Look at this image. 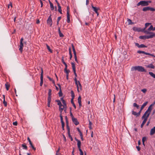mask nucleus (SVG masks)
Here are the masks:
<instances>
[{
  "instance_id": "62",
  "label": "nucleus",
  "mask_w": 155,
  "mask_h": 155,
  "mask_svg": "<svg viewBox=\"0 0 155 155\" xmlns=\"http://www.w3.org/2000/svg\"><path fill=\"white\" fill-rule=\"evenodd\" d=\"M63 136L64 140L65 141H66V138L65 137V136L64 135H63Z\"/></svg>"
},
{
  "instance_id": "5",
  "label": "nucleus",
  "mask_w": 155,
  "mask_h": 155,
  "mask_svg": "<svg viewBox=\"0 0 155 155\" xmlns=\"http://www.w3.org/2000/svg\"><path fill=\"white\" fill-rule=\"evenodd\" d=\"M149 117V114L148 115H147L146 116H145L144 117L142 118V119H144L142 124H141L140 125V127L141 128H142L144 124L146 123V122L147 121V119L148 117Z\"/></svg>"
},
{
  "instance_id": "34",
  "label": "nucleus",
  "mask_w": 155,
  "mask_h": 155,
  "mask_svg": "<svg viewBox=\"0 0 155 155\" xmlns=\"http://www.w3.org/2000/svg\"><path fill=\"white\" fill-rule=\"evenodd\" d=\"M149 74L152 77H153V78H155V74H153V72H149Z\"/></svg>"
},
{
  "instance_id": "29",
  "label": "nucleus",
  "mask_w": 155,
  "mask_h": 155,
  "mask_svg": "<svg viewBox=\"0 0 155 155\" xmlns=\"http://www.w3.org/2000/svg\"><path fill=\"white\" fill-rule=\"evenodd\" d=\"M46 46L47 48L48 49V50L51 53H52V52H53L52 51V50H51V49L50 47L47 44H46Z\"/></svg>"
},
{
  "instance_id": "27",
  "label": "nucleus",
  "mask_w": 155,
  "mask_h": 155,
  "mask_svg": "<svg viewBox=\"0 0 155 155\" xmlns=\"http://www.w3.org/2000/svg\"><path fill=\"white\" fill-rule=\"evenodd\" d=\"M71 64L72 65V67L73 70V71H76L75 70V65L74 63L73 62H71Z\"/></svg>"
},
{
  "instance_id": "53",
  "label": "nucleus",
  "mask_w": 155,
  "mask_h": 155,
  "mask_svg": "<svg viewBox=\"0 0 155 155\" xmlns=\"http://www.w3.org/2000/svg\"><path fill=\"white\" fill-rule=\"evenodd\" d=\"M146 140V138L145 137H143L142 139V142H144Z\"/></svg>"
},
{
  "instance_id": "44",
  "label": "nucleus",
  "mask_w": 155,
  "mask_h": 155,
  "mask_svg": "<svg viewBox=\"0 0 155 155\" xmlns=\"http://www.w3.org/2000/svg\"><path fill=\"white\" fill-rule=\"evenodd\" d=\"M67 128L68 130V134L70 133V129L68 125H66Z\"/></svg>"
},
{
  "instance_id": "7",
  "label": "nucleus",
  "mask_w": 155,
  "mask_h": 155,
  "mask_svg": "<svg viewBox=\"0 0 155 155\" xmlns=\"http://www.w3.org/2000/svg\"><path fill=\"white\" fill-rule=\"evenodd\" d=\"M51 15H50L49 16L47 20V23L48 25H49L51 27L52 24V21L51 18Z\"/></svg>"
},
{
  "instance_id": "25",
  "label": "nucleus",
  "mask_w": 155,
  "mask_h": 155,
  "mask_svg": "<svg viewBox=\"0 0 155 155\" xmlns=\"http://www.w3.org/2000/svg\"><path fill=\"white\" fill-rule=\"evenodd\" d=\"M58 11L61 14H62L61 7V6L60 5H58Z\"/></svg>"
},
{
  "instance_id": "54",
  "label": "nucleus",
  "mask_w": 155,
  "mask_h": 155,
  "mask_svg": "<svg viewBox=\"0 0 155 155\" xmlns=\"http://www.w3.org/2000/svg\"><path fill=\"white\" fill-rule=\"evenodd\" d=\"M80 152V155H83V153L81 149H79Z\"/></svg>"
},
{
  "instance_id": "37",
  "label": "nucleus",
  "mask_w": 155,
  "mask_h": 155,
  "mask_svg": "<svg viewBox=\"0 0 155 155\" xmlns=\"http://www.w3.org/2000/svg\"><path fill=\"white\" fill-rule=\"evenodd\" d=\"M71 97H72L71 99H74V92L73 91H71Z\"/></svg>"
},
{
  "instance_id": "23",
  "label": "nucleus",
  "mask_w": 155,
  "mask_h": 155,
  "mask_svg": "<svg viewBox=\"0 0 155 155\" xmlns=\"http://www.w3.org/2000/svg\"><path fill=\"white\" fill-rule=\"evenodd\" d=\"M147 67L148 68H150L154 69L155 68L154 66L152 64H150L147 66Z\"/></svg>"
},
{
  "instance_id": "22",
  "label": "nucleus",
  "mask_w": 155,
  "mask_h": 155,
  "mask_svg": "<svg viewBox=\"0 0 155 155\" xmlns=\"http://www.w3.org/2000/svg\"><path fill=\"white\" fill-rule=\"evenodd\" d=\"M154 28L153 27V26L152 25H151L150 27L148 29L147 31H155V30H154Z\"/></svg>"
},
{
  "instance_id": "11",
  "label": "nucleus",
  "mask_w": 155,
  "mask_h": 155,
  "mask_svg": "<svg viewBox=\"0 0 155 155\" xmlns=\"http://www.w3.org/2000/svg\"><path fill=\"white\" fill-rule=\"evenodd\" d=\"M40 79L41 81L40 85V86H42L43 84V70L42 68H41Z\"/></svg>"
},
{
  "instance_id": "13",
  "label": "nucleus",
  "mask_w": 155,
  "mask_h": 155,
  "mask_svg": "<svg viewBox=\"0 0 155 155\" xmlns=\"http://www.w3.org/2000/svg\"><path fill=\"white\" fill-rule=\"evenodd\" d=\"M73 122L76 125H77L79 124V122L78 121L77 119L74 118L73 119H72Z\"/></svg>"
},
{
  "instance_id": "14",
  "label": "nucleus",
  "mask_w": 155,
  "mask_h": 155,
  "mask_svg": "<svg viewBox=\"0 0 155 155\" xmlns=\"http://www.w3.org/2000/svg\"><path fill=\"white\" fill-rule=\"evenodd\" d=\"M155 133V127H153L152 128L150 131V134L151 135H153Z\"/></svg>"
},
{
  "instance_id": "42",
  "label": "nucleus",
  "mask_w": 155,
  "mask_h": 155,
  "mask_svg": "<svg viewBox=\"0 0 155 155\" xmlns=\"http://www.w3.org/2000/svg\"><path fill=\"white\" fill-rule=\"evenodd\" d=\"M61 17H58L57 18V25H58L59 24V21L61 19Z\"/></svg>"
},
{
  "instance_id": "41",
  "label": "nucleus",
  "mask_w": 155,
  "mask_h": 155,
  "mask_svg": "<svg viewBox=\"0 0 155 155\" xmlns=\"http://www.w3.org/2000/svg\"><path fill=\"white\" fill-rule=\"evenodd\" d=\"M64 71L66 73V74H69V73L70 71L69 70H67V69H64Z\"/></svg>"
},
{
  "instance_id": "9",
  "label": "nucleus",
  "mask_w": 155,
  "mask_h": 155,
  "mask_svg": "<svg viewBox=\"0 0 155 155\" xmlns=\"http://www.w3.org/2000/svg\"><path fill=\"white\" fill-rule=\"evenodd\" d=\"M72 46L73 51L74 54V55L75 60L77 63H78V59L77 58V57L76 52L75 51V48H74V45H72Z\"/></svg>"
},
{
  "instance_id": "52",
  "label": "nucleus",
  "mask_w": 155,
  "mask_h": 155,
  "mask_svg": "<svg viewBox=\"0 0 155 155\" xmlns=\"http://www.w3.org/2000/svg\"><path fill=\"white\" fill-rule=\"evenodd\" d=\"M70 116H71V117L72 119L73 118H74V116H73L72 113H71V110H70Z\"/></svg>"
},
{
  "instance_id": "39",
  "label": "nucleus",
  "mask_w": 155,
  "mask_h": 155,
  "mask_svg": "<svg viewBox=\"0 0 155 155\" xmlns=\"http://www.w3.org/2000/svg\"><path fill=\"white\" fill-rule=\"evenodd\" d=\"M133 106L134 107H136L137 109L139 108V106L136 103H134L133 104Z\"/></svg>"
},
{
  "instance_id": "32",
  "label": "nucleus",
  "mask_w": 155,
  "mask_h": 155,
  "mask_svg": "<svg viewBox=\"0 0 155 155\" xmlns=\"http://www.w3.org/2000/svg\"><path fill=\"white\" fill-rule=\"evenodd\" d=\"M151 23H145V28H144V29H143V30H145V29L148 26H149L150 25H151Z\"/></svg>"
},
{
  "instance_id": "3",
  "label": "nucleus",
  "mask_w": 155,
  "mask_h": 155,
  "mask_svg": "<svg viewBox=\"0 0 155 155\" xmlns=\"http://www.w3.org/2000/svg\"><path fill=\"white\" fill-rule=\"evenodd\" d=\"M143 31L146 34L149 35H147L148 37H149L148 39L151 38L153 37H155V33H154L150 32L147 30H143Z\"/></svg>"
},
{
  "instance_id": "64",
  "label": "nucleus",
  "mask_w": 155,
  "mask_h": 155,
  "mask_svg": "<svg viewBox=\"0 0 155 155\" xmlns=\"http://www.w3.org/2000/svg\"><path fill=\"white\" fill-rule=\"evenodd\" d=\"M135 44L136 46H137L138 48H140V45H139V44L138 43H135Z\"/></svg>"
},
{
  "instance_id": "31",
  "label": "nucleus",
  "mask_w": 155,
  "mask_h": 155,
  "mask_svg": "<svg viewBox=\"0 0 155 155\" xmlns=\"http://www.w3.org/2000/svg\"><path fill=\"white\" fill-rule=\"evenodd\" d=\"M5 87L6 88V90L7 91L8 90L9 87H10L9 85L7 83H6L5 84Z\"/></svg>"
},
{
  "instance_id": "19",
  "label": "nucleus",
  "mask_w": 155,
  "mask_h": 155,
  "mask_svg": "<svg viewBox=\"0 0 155 155\" xmlns=\"http://www.w3.org/2000/svg\"><path fill=\"white\" fill-rule=\"evenodd\" d=\"M77 146L78 148L79 149H81V142L79 140H77Z\"/></svg>"
},
{
  "instance_id": "48",
  "label": "nucleus",
  "mask_w": 155,
  "mask_h": 155,
  "mask_svg": "<svg viewBox=\"0 0 155 155\" xmlns=\"http://www.w3.org/2000/svg\"><path fill=\"white\" fill-rule=\"evenodd\" d=\"M51 101V97H48V102H50Z\"/></svg>"
},
{
  "instance_id": "12",
  "label": "nucleus",
  "mask_w": 155,
  "mask_h": 155,
  "mask_svg": "<svg viewBox=\"0 0 155 155\" xmlns=\"http://www.w3.org/2000/svg\"><path fill=\"white\" fill-rule=\"evenodd\" d=\"M78 102L79 104V106L80 107L82 106L81 104V98L80 96H79L78 99Z\"/></svg>"
},
{
  "instance_id": "60",
  "label": "nucleus",
  "mask_w": 155,
  "mask_h": 155,
  "mask_svg": "<svg viewBox=\"0 0 155 155\" xmlns=\"http://www.w3.org/2000/svg\"><path fill=\"white\" fill-rule=\"evenodd\" d=\"M61 61L62 63L64 64L66 63L64 61V57H62V58L61 59Z\"/></svg>"
},
{
  "instance_id": "49",
  "label": "nucleus",
  "mask_w": 155,
  "mask_h": 155,
  "mask_svg": "<svg viewBox=\"0 0 155 155\" xmlns=\"http://www.w3.org/2000/svg\"><path fill=\"white\" fill-rule=\"evenodd\" d=\"M140 48H147V46L143 44H141L140 45Z\"/></svg>"
},
{
  "instance_id": "26",
  "label": "nucleus",
  "mask_w": 155,
  "mask_h": 155,
  "mask_svg": "<svg viewBox=\"0 0 155 155\" xmlns=\"http://www.w3.org/2000/svg\"><path fill=\"white\" fill-rule=\"evenodd\" d=\"M77 87H78V86L79 87V88H80L81 90L82 89V86L81 84L79 81H78V83L77 84V85H76Z\"/></svg>"
},
{
  "instance_id": "40",
  "label": "nucleus",
  "mask_w": 155,
  "mask_h": 155,
  "mask_svg": "<svg viewBox=\"0 0 155 155\" xmlns=\"http://www.w3.org/2000/svg\"><path fill=\"white\" fill-rule=\"evenodd\" d=\"M127 21L129 25H132L133 24V23L132 22L131 20L129 18H127Z\"/></svg>"
},
{
  "instance_id": "2",
  "label": "nucleus",
  "mask_w": 155,
  "mask_h": 155,
  "mask_svg": "<svg viewBox=\"0 0 155 155\" xmlns=\"http://www.w3.org/2000/svg\"><path fill=\"white\" fill-rule=\"evenodd\" d=\"M151 2V1H142L139 2L137 4V6H139L141 5L142 6H147L149 5V3Z\"/></svg>"
},
{
  "instance_id": "45",
  "label": "nucleus",
  "mask_w": 155,
  "mask_h": 155,
  "mask_svg": "<svg viewBox=\"0 0 155 155\" xmlns=\"http://www.w3.org/2000/svg\"><path fill=\"white\" fill-rule=\"evenodd\" d=\"M68 137L71 139V141H72L73 140V139L71 136V135H70V133H68Z\"/></svg>"
},
{
  "instance_id": "17",
  "label": "nucleus",
  "mask_w": 155,
  "mask_h": 155,
  "mask_svg": "<svg viewBox=\"0 0 155 155\" xmlns=\"http://www.w3.org/2000/svg\"><path fill=\"white\" fill-rule=\"evenodd\" d=\"M58 85L60 88V91L58 93L59 95V97H61L62 96V93L61 89V86L60 84H58Z\"/></svg>"
},
{
  "instance_id": "46",
  "label": "nucleus",
  "mask_w": 155,
  "mask_h": 155,
  "mask_svg": "<svg viewBox=\"0 0 155 155\" xmlns=\"http://www.w3.org/2000/svg\"><path fill=\"white\" fill-rule=\"evenodd\" d=\"M22 146L24 148L25 150L27 149V147L25 144H22Z\"/></svg>"
},
{
  "instance_id": "4",
  "label": "nucleus",
  "mask_w": 155,
  "mask_h": 155,
  "mask_svg": "<svg viewBox=\"0 0 155 155\" xmlns=\"http://www.w3.org/2000/svg\"><path fill=\"white\" fill-rule=\"evenodd\" d=\"M154 104H152L149 106L147 110L146 111L143 115L142 116V118L144 117L145 116H146L147 115H148V114L149 116V115L152 108V107L154 105Z\"/></svg>"
},
{
  "instance_id": "28",
  "label": "nucleus",
  "mask_w": 155,
  "mask_h": 155,
  "mask_svg": "<svg viewBox=\"0 0 155 155\" xmlns=\"http://www.w3.org/2000/svg\"><path fill=\"white\" fill-rule=\"evenodd\" d=\"M69 54L70 55V60H71V58H72V54H71V48H69Z\"/></svg>"
},
{
  "instance_id": "18",
  "label": "nucleus",
  "mask_w": 155,
  "mask_h": 155,
  "mask_svg": "<svg viewBox=\"0 0 155 155\" xmlns=\"http://www.w3.org/2000/svg\"><path fill=\"white\" fill-rule=\"evenodd\" d=\"M58 31L60 37H63L64 36V35L61 32L60 28L59 27H58Z\"/></svg>"
},
{
  "instance_id": "38",
  "label": "nucleus",
  "mask_w": 155,
  "mask_h": 155,
  "mask_svg": "<svg viewBox=\"0 0 155 155\" xmlns=\"http://www.w3.org/2000/svg\"><path fill=\"white\" fill-rule=\"evenodd\" d=\"M30 144V145L31 147H32V149L34 150H36V148L34 147L33 145V144L31 142L29 143Z\"/></svg>"
},
{
  "instance_id": "57",
  "label": "nucleus",
  "mask_w": 155,
  "mask_h": 155,
  "mask_svg": "<svg viewBox=\"0 0 155 155\" xmlns=\"http://www.w3.org/2000/svg\"><path fill=\"white\" fill-rule=\"evenodd\" d=\"M47 78L49 79L50 81H52L53 82H54V81L53 80V79L51 78H50L48 76Z\"/></svg>"
},
{
  "instance_id": "21",
  "label": "nucleus",
  "mask_w": 155,
  "mask_h": 155,
  "mask_svg": "<svg viewBox=\"0 0 155 155\" xmlns=\"http://www.w3.org/2000/svg\"><path fill=\"white\" fill-rule=\"evenodd\" d=\"M147 103H148V102L146 101V102H145V103H144L141 106V107L140 108V109H141V110H142L143 109L144 107L145 106H146V105L147 104Z\"/></svg>"
},
{
  "instance_id": "16",
  "label": "nucleus",
  "mask_w": 155,
  "mask_h": 155,
  "mask_svg": "<svg viewBox=\"0 0 155 155\" xmlns=\"http://www.w3.org/2000/svg\"><path fill=\"white\" fill-rule=\"evenodd\" d=\"M67 22L68 23L70 22V14L69 12V11H67Z\"/></svg>"
},
{
  "instance_id": "59",
  "label": "nucleus",
  "mask_w": 155,
  "mask_h": 155,
  "mask_svg": "<svg viewBox=\"0 0 155 155\" xmlns=\"http://www.w3.org/2000/svg\"><path fill=\"white\" fill-rule=\"evenodd\" d=\"M141 91L143 93H145L147 91V90L146 89H143L141 90Z\"/></svg>"
},
{
  "instance_id": "30",
  "label": "nucleus",
  "mask_w": 155,
  "mask_h": 155,
  "mask_svg": "<svg viewBox=\"0 0 155 155\" xmlns=\"http://www.w3.org/2000/svg\"><path fill=\"white\" fill-rule=\"evenodd\" d=\"M132 114L133 115L136 116V117L139 116L138 115L137 113L135 111H132Z\"/></svg>"
},
{
  "instance_id": "6",
  "label": "nucleus",
  "mask_w": 155,
  "mask_h": 155,
  "mask_svg": "<svg viewBox=\"0 0 155 155\" xmlns=\"http://www.w3.org/2000/svg\"><path fill=\"white\" fill-rule=\"evenodd\" d=\"M55 102H57L58 105L59 106V110L61 112H61L63 111V108H62L63 105L62 104L61 101L59 100H56Z\"/></svg>"
},
{
  "instance_id": "58",
  "label": "nucleus",
  "mask_w": 155,
  "mask_h": 155,
  "mask_svg": "<svg viewBox=\"0 0 155 155\" xmlns=\"http://www.w3.org/2000/svg\"><path fill=\"white\" fill-rule=\"evenodd\" d=\"M74 80L75 81V83L77 85V84H78V81H77V79L76 78H74Z\"/></svg>"
},
{
  "instance_id": "33",
  "label": "nucleus",
  "mask_w": 155,
  "mask_h": 155,
  "mask_svg": "<svg viewBox=\"0 0 155 155\" xmlns=\"http://www.w3.org/2000/svg\"><path fill=\"white\" fill-rule=\"evenodd\" d=\"M147 52H145V51H137V53H139V54H141V53H143V54H145L146 55V54L147 53Z\"/></svg>"
},
{
  "instance_id": "51",
  "label": "nucleus",
  "mask_w": 155,
  "mask_h": 155,
  "mask_svg": "<svg viewBox=\"0 0 155 155\" xmlns=\"http://www.w3.org/2000/svg\"><path fill=\"white\" fill-rule=\"evenodd\" d=\"M50 7L51 10H53L54 9V7L53 4H51L50 5Z\"/></svg>"
},
{
  "instance_id": "56",
  "label": "nucleus",
  "mask_w": 155,
  "mask_h": 155,
  "mask_svg": "<svg viewBox=\"0 0 155 155\" xmlns=\"http://www.w3.org/2000/svg\"><path fill=\"white\" fill-rule=\"evenodd\" d=\"M150 10L151 11H155V9H154V8H151L150 7V10Z\"/></svg>"
},
{
  "instance_id": "43",
  "label": "nucleus",
  "mask_w": 155,
  "mask_h": 155,
  "mask_svg": "<svg viewBox=\"0 0 155 155\" xmlns=\"http://www.w3.org/2000/svg\"><path fill=\"white\" fill-rule=\"evenodd\" d=\"M51 90L50 89H49L48 92V97H51Z\"/></svg>"
},
{
  "instance_id": "35",
  "label": "nucleus",
  "mask_w": 155,
  "mask_h": 155,
  "mask_svg": "<svg viewBox=\"0 0 155 155\" xmlns=\"http://www.w3.org/2000/svg\"><path fill=\"white\" fill-rule=\"evenodd\" d=\"M92 8L93 9V11L95 12L96 11H98L99 8H97L93 6L92 5Z\"/></svg>"
},
{
  "instance_id": "1",
  "label": "nucleus",
  "mask_w": 155,
  "mask_h": 155,
  "mask_svg": "<svg viewBox=\"0 0 155 155\" xmlns=\"http://www.w3.org/2000/svg\"><path fill=\"white\" fill-rule=\"evenodd\" d=\"M131 71L137 70L139 72H146V70L141 66H137L133 67L131 68Z\"/></svg>"
},
{
  "instance_id": "63",
  "label": "nucleus",
  "mask_w": 155,
  "mask_h": 155,
  "mask_svg": "<svg viewBox=\"0 0 155 155\" xmlns=\"http://www.w3.org/2000/svg\"><path fill=\"white\" fill-rule=\"evenodd\" d=\"M136 148H137L138 151H139L140 150V147L138 146H136Z\"/></svg>"
},
{
  "instance_id": "61",
  "label": "nucleus",
  "mask_w": 155,
  "mask_h": 155,
  "mask_svg": "<svg viewBox=\"0 0 155 155\" xmlns=\"http://www.w3.org/2000/svg\"><path fill=\"white\" fill-rule=\"evenodd\" d=\"M13 124L14 126H17V121L14 122Z\"/></svg>"
},
{
  "instance_id": "55",
  "label": "nucleus",
  "mask_w": 155,
  "mask_h": 155,
  "mask_svg": "<svg viewBox=\"0 0 155 155\" xmlns=\"http://www.w3.org/2000/svg\"><path fill=\"white\" fill-rule=\"evenodd\" d=\"M10 6L11 7V8L12 7V4L11 3H10V4L8 5V8H9Z\"/></svg>"
},
{
  "instance_id": "8",
  "label": "nucleus",
  "mask_w": 155,
  "mask_h": 155,
  "mask_svg": "<svg viewBox=\"0 0 155 155\" xmlns=\"http://www.w3.org/2000/svg\"><path fill=\"white\" fill-rule=\"evenodd\" d=\"M23 38H22L20 40V48H19V50L21 53L22 51L23 48Z\"/></svg>"
},
{
  "instance_id": "10",
  "label": "nucleus",
  "mask_w": 155,
  "mask_h": 155,
  "mask_svg": "<svg viewBox=\"0 0 155 155\" xmlns=\"http://www.w3.org/2000/svg\"><path fill=\"white\" fill-rule=\"evenodd\" d=\"M60 117L61 121V123L62 128V130H64V127L65 124L64 122L63 121V118L61 114H60Z\"/></svg>"
},
{
  "instance_id": "15",
  "label": "nucleus",
  "mask_w": 155,
  "mask_h": 155,
  "mask_svg": "<svg viewBox=\"0 0 155 155\" xmlns=\"http://www.w3.org/2000/svg\"><path fill=\"white\" fill-rule=\"evenodd\" d=\"M148 38L147 35H144L140 36L139 37V38L140 39L145 40L146 39H148Z\"/></svg>"
},
{
  "instance_id": "50",
  "label": "nucleus",
  "mask_w": 155,
  "mask_h": 155,
  "mask_svg": "<svg viewBox=\"0 0 155 155\" xmlns=\"http://www.w3.org/2000/svg\"><path fill=\"white\" fill-rule=\"evenodd\" d=\"M146 55H150L155 58V55H154L153 54H151L149 53H147Z\"/></svg>"
},
{
  "instance_id": "36",
  "label": "nucleus",
  "mask_w": 155,
  "mask_h": 155,
  "mask_svg": "<svg viewBox=\"0 0 155 155\" xmlns=\"http://www.w3.org/2000/svg\"><path fill=\"white\" fill-rule=\"evenodd\" d=\"M71 103L72 104L73 107H74V108L75 109H76V105H75V104L74 102V101H73V99H71Z\"/></svg>"
},
{
  "instance_id": "47",
  "label": "nucleus",
  "mask_w": 155,
  "mask_h": 155,
  "mask_svg": "<svg viewBox=\"0 0 155 155\" xmlns=\"http://www.w3.org/2000/svg\"><path fill=\"white\" fill-rule=\"evenodd\" d=\"M3 103L5 107L7 106V102L5 101V100H3Z\"/></svg>"
},
{
  "instance_id": "24",
  "label": "nucleus",
  "mask_w": 155,
  "mask_h": 155,
  "mask_svg": "<svg viewBox=\"0 0 155 155\" xmlns=\"http://www.w3.org/2000/svg\"><path fill=\"white\" fill-rule=\"evenodd\" d=\"M150 10V7H145L143 8V9L142 10L143 11H148Z\"/></svg>"
},
{
  "instance_id": "20",
  "label": "nucleus",
  "mask_w": 155,
  "mask_h": 155,
  "mask_svg": "<svg viewBox=\"0 0 155 155\" xmlns=\"http://www.w3.org/2000/svg\"><path fill=\"white\" fill-rule=\"evenodd\" d=\"M62 103L63 104V106L62 107V108H63V110L64 108H66L67 105L65 101H63L62 102Z\"/></svg>"
}]
</instances>
